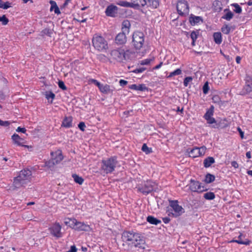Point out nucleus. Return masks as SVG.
I'll return each instance as SVG.
<instances>
[{"label": "nucleus", "mask_w": 252, "mask_h": 252, "mask_svg": "<svg viewBox=\"0 0 252 252\" xmlns=\"http://www.w3.org/2000/svg\"><path fill=\"white\" fill-rule=\"evenodd\" d=\"M123 249L129 251L132 248H145V242L143 237L133 231H124L122 235Z\"/></svg>", "instance_id": "f257e3e1"}, {"label": "nucleus", "mask_w": 252, "mask_h": 252, "mask_svg": "<svg viewBox=\"0 0 252 252\" xmlns=\"http://www.w3.org/2000/svg\"><path fill=\"white\" fill-rule=\"evenodd\" d=\"M32 178V172L30 170H21L13 180V186L15 189H19L29 183Z\"/></svg>", "instance_id": "f03ea898"}, {"label": "nucleus", "mask_w": 252, "mask_h": 252, "mask_svg": "<svg viewBox=\"0 0 252 252\" xmlns=\"http://www.w3.org/2000/svg\"><path fill=\"white\" fill-rule=\"evenodd\" d=\"M130 52L128 50L119 48L110 51L111 58L118 62H123L129 59Z\"/></svg>", "instance_id": "7ed1b4c3"}, {"label": "nucleus", "mask_w": 252, "mask_h": 252, "mask_svg": "<svg viewBox=\"0 0 252 252\" xmlns=\"http://www.w3.org/2000/svg\"><path fill=\"white\" fill-rule=\"evenodd\" d=\"M93 45L95 49L99 52L106 51L108 49L107 41L101 35L95 34L92 39Z\"/></svg>", "instance_id": "20e7f679"}, {"label": "nucleus", "mask_w": 252, "mask_h": 252, "mask_svg": "<svg viewBox=\"0 0 252 252\" xmlns=\"http://www.w3.org/2000/svg\"><path fill=\"white\" fill-rule=\"evenodd\" d=\"M156 186L155 182L151 180H147L140 184H138L136 187V189L139 192H141L143 194L147 195L153 191Z\"/></svg>", "instance_id": "39448f33"}, {"label": "nucleus", "mask_w": 252, "mask_h": 252, "mask_svg": "<svg viewBox=\"0 0 252 252\" xmlns=\"http://www.w3.org/2000/svg\"><path fill=\"white\" fill-rule=\"evenodd\" d=\"M117 161L115 157H112L102 161L101 169L106 174L112 172L116 167Z\"/></svg>", "instance_id": "423d86ee"}, {"label": "nucleus", "mask_w": 252, "mask_h": 252, "mask_svg": "<svg viewBox=\"0 0 252 252\" xmlns=\"http://www.w3.org/2000/svg\"><path fill=\"white\" fill-rule=\"evenodd\" d=\"M144 42V34L142 32H135L132 35V45L136 50H140Z\"/></svg>", "instance_id": "0eeeda50"}, {"label": "nucleus", "mask_w": 252, "mask_h": 252, "mask_svg": "<svg viewBox=\"0 0 252 252\" xmlns=\"http://www.w3.org/2000/svg\"><path fill=\"white\" fill-rule=\"evenodd\" d=\"M72 229L78 231H90L92 229L89 225L85 223L84 222L79 221L76 219L72 220Z\"/></svg>", "instance_id": "6e6552de"}, {"label": "nucleus", "mask_w": 252, "mask_h": 252, "mask_svg": "<svg viewBox=\"0 0 252 252\" xmlns=\"http://www.w3.org/2000/svg\"><path fill=\"white\" fill-rule=\"evenodd\" d=\"M169 203L170 207L174 211V213H172L173 217H179L185 212L184 209L178 204L177 200H172L170 201Z\"/></svg>", "instance_id": "1a4fd4ad"}, {"label": "nucleus", "mask_w": 252, "mask_h": 252, "mask_svg": "<svg viewBox=\"0 0 252 252\" xmlns=\"http://www.w3.org/2000/svg\"><path fill=\"white\" fill-rule=\"evenodd\" d=\"M61 229L62 226L59 222H56L51 225L48 230L51 235L57 238H59L63 236Z\"/></svg>", "instance_id": "9d476101"}, {"label": "nucleus", "mask_w": 252, "mask_h": 252, "mask_svg": "<svg viewBox=\"0 0 252 252\" xmlns=\"http://www.w3.org/2000/svg\"><path fill=\"white\" fill-rule=\"evenodd\" d=\"M177 10L180 15H188L189 12V7L187 2L185 0L179 1L177 4Z\"/></svg>", "instance_id": "9b49d317"}, {"label": "nucleus", "mask_w": 252, "mask_h": 252, "mask_svg": "<svg viewBox=\"0 0 252 252\" xmlns=\"http://www.w3.org/2000/svg\"><path fill=\"white\" fill-rule=\"evenodd\" d=\"M189 189L191 191L193 192H202L206 189H204V187L201 186V183L193 180H191L189 184Z\"/></svg>", "instance_id": "f8f14e48"}, {"label": "nucleus", "mask_w": 252, "mask_h": 252, "mask_svg": "<svg viewBox=\"0 0 252 252\" xmlns=\"http://www.w3.org/2000/svg\"><path fill=\"white\" fill-rule=\"evenodd\" d=\"M118 12V7L113 4L107 6L105 10V14L107 16L114 17Z\"/></svg>", "instance_id": "ddd939ff"}, {"label": "nucleus", "mask_w": 252, "mask_h": 252, "mask_svg": "<svg viewBox=\"0 0 252 252\" xmlns=\"http://www.w3.org/2000/svg\"><path fill=\"white\" fill-rule=\"evenodd\" d=\"M127 34V33H125L122 31L121 32L118 33L115 38L116 43L119 45L125 44L126 42V35Z\"/></svg>", "instance_id": "4468645a"}, {"label": "nucleus", "mask_w": 252, "mask_h": 252, "mask_svg": "<svg viewBox=\"0 0 252 252\" xmlns=\"http://www.w3.org/2000/svg\"><path fill=\"white\" fill-rule=\"evenodd\" d=\"M51 155L52 156V159H53L57 164L63 159V156L60 150L52 152Z\"/></svg>", "instance_id": "2eb2a0df"}, {"label": "nucleus", "mask_w": 252, "mask_h": 252, "mask_svg": "<svg viewBox=\"0 0 252 252\" xmlns=\"http://www.w3.org/2000/svg\"><path fill=\"white\" fill-rule=\"evenodd\" d=\"M131 8H138L140 6L143 7L147 4L146 0H131Z\"/></svg>", "instance_id": "dca6fc26"}, {"label": "nucleus", "mask_w": 252, "mask_h": 252, "mask_svg": "<svg viewBox=\"0 0 252 252\" xmlns=\"http://www.w3.org/2000/svg\"><path fill=\"white\" fill-rule=\"evenodd\" d=\"M128 88L131 90L142 92L148 90V88L145 86V84H139L138 85L136 84H132L129 85Z\"/></svg>", "instance_id": "f3484780"}, {"label": "nucleus", "mask_w": 252, "mask_h": 252, "mask_svg": "<svg viewBox=\"0 0 252 252\" xmlns=\"http://www.w3.org/2000/svg\"><path fill=\"white\" fill-rule=\"evenodd\" d=\"M130 23L127 20H124L122 23V31L125 33H128L129 32V28Z\"/></svg>", "instance_id": "a211bd4d"}, {"label": "nucleus", "mask_w": 252, "mask_h": 252, "mask_svg": "<svg viewBox=\"0 0 252 252\" xmlns=\"http://www.w3.org/2000/svg\"><path fill=\"white\" fill-rule=\"evenodd\" d=\"M72 118L71 117H66L63 121L62 126L67 128L72 127Z\"/></svg>", "instance_id": "6ab92c4d"}, {"label": "nucleus", "mask_w": 252, "mask_h": 252, "mask_svg": "<svg viewBox=\"0 0 252 252\" xmlns=\"http://www.w3.org/2000/svg\"><path fill=\"white\" fill-rule=\"evenodd\" d=\"M99 89L101 93L105 94L111 93L113 92V90L110 89V86L107 84H101Z\"/></svg>", "instance_id": "aec40b11"}, {"label": "nucleus", "mask_w": 252, "mask_h": 252, "mask_svg": "<svg viewBox=\"0 0 252 252\" xmlns=\"http://www.w3.org/2000/svg\"><path fill=\"white\" fill-rule=\"evenodd\" d=\"M50 3L51 4V7H50V11H54V12L57 14H59L61 13V12H60V10L58 6V5H57V3L56 2L54 1V0H51L50 1Z\"/></svg>", "instance_id": "412c9836"}, {"label": "nucleus", "mask_w": 252, "mask_h": 252, "mask_svg": "<svg viewBox=\"0 0 252 252\" xmlns=\"http://www.w3.org/2000/svg\"><path fill=\"white\" fill-rule=\"evenodd\" d=\"M224 12H226L225 14L222 16V18L225 19L227 21H230L234 16L233 13L228 9H225Z\"/></svg>", "instance_id": "4be33fe9"}, {"label": "nucleus", "mask_w": 252, "mask_h": 252, "mask_svg": "<svg viewBox=\"0 0 252 252\" xmlns=\"http://www.w3.org/2000/svg\"><path fill=\"white\" fill-rule=\"evenodd\" d=\"M12 139L18 145L27 147L26 145H23L22 144L21 141H23V139L17 134H14L12 135Z\"/></svg>", "instance_id": "5701e85b"}, {"label": "nucleus", "mask_w": 252, "mask_h": 252, "mask_svg": "<svg viewBox=\"0 0 252 252\" xmlns=\"http://www.w3.org/2000/svg\"><path fill=\"white\" fill-rule=\"evenodd\" d=\"M215 162V159L213 157H209L206 158L203 161L204 166L206 168L210 167Z\"/></svg>", "instance_id": "b1692460"}, {"label": "nucleus", "mask_w": 252, "mask_h": 252, "mask_svg": "<svg viewBox=\"0 0 252 252\" xmlns=\"http://www.w3.org/2000/svg\"><path fill=\"white\" fill-rule=\"evenodd\" d=\"M201 21V17L199 16L191 15L189 18V22L192 25H195Z\"/></svg>", "instance_id": "393cba45"}, {"label": "nucleus", "mask_w": 252, "mask_h": 252, "mask_svg": "<svg viewBox=\"0 0 252 252\" xmlns=\"http://www.w3.org/2000/svg\"><path fill=\"white\" fill-rule=\"evenodd\" d=\"M147 220L150 223L155 225H157L161 222L160 220L151 216H149L147 218Z\"/></svg>", "instance_id": "a878e982"}, {"label": "nucleus", "mask_w": 252, "mask_h": 252, "mask_svg": "<svg viewBox=\"0 0 252 252\" xmlns=\"http://www.w3.org/2000/svg\"><path fill=\"white\" fill-rule=\"evenodd\" d=\"M252 91V86L246 84L240 93L241 95H245Z\"/></svg>", "instance_id": "bb28decb"}, {"label": "nucleus", "mask_w": 252, "mask_h": 252, "mask_svg": "<svg viewBox=\"0 0 252 252\" xmlns=\"http://www.w3.org/2000/svg\"><path fill=\"white\" fill-rule=\"evenodd\" d=\"M214 41L216 43L220 44L222 42L221 34L220 32H215L213 35Z\"/></svg>", "instance_id": "cd10ccee"}, {"label": "nucleus", "mask_w": 252, "mask_h": 252, "mask_svg": "<svg viewBox=\"0 0 252 252\" xmlns=\"http://www.w3.org/2000/svg\"><path fill=\"white\" fill-rule=\"evenodd\" d=\"M214 107L212 105L209 109H208L206 113L205 114L204 116V118L205 119H206V118H209L210 117H212L214 114Z\"/></svg>", "instance_id": "c85d7f7f"}, {"label": "nucleus", "mask_w": 252, "mask_h": 252, "mask_svg": "<svg viewBox=\"0 0 252 252\" xmlns=\"http://www.w3.org/2000/svg\"><path fill=\"white\" fill-rule=\"evenodd\" d=\"M189 157L193 158L200 156L199 155L197 147H195L190 150V151L189 152Z\"/></svg>", "instance_id": "c756f323"}, {"label": "nucleus", "mask_w": 252, "mask_h": 252, "mask_svg": "<svg viewBox=\"0 0 252 252\" xmlns=\"http://www.w3.org/2000/svg\"><path fill=\"white\" fill-rule=\"evenodd\" d=\"M57 164L55 161L53 159H51L50 160L46 161L45 164V166L47 167L49 169L51 170H53L55 165Z\"/></svg>", "instance_id": "7c9ffc66"}, {"label": "nucleus", "mask_w": 252, "mask_h": 252, "mask_svg": "<svg viewBox=\"0 0 252 252\" xmlns=\"http://www.w3.org/2000/svg\"><path fill=\"white\" fill-rule=\"evenodd\" d=\"M72 177L75 183L79 185H82L83 184L84 182V179H83L82 177L75 174H73L72 175Z\"/></svg>", "instance_id": "2f4dec72"}, {"label": "nucleus", "mask_w": 252, "mask_h": 252, "mask_svg": "<svg viewBox=\"0 0 252 252\" xmlns=\"http://www.w3.org/2000/svg\"><path fill=\"white\" fill-rule=\"evenodd\" d=\"M203 197L206 200H213L215 197V195L213 192H207L204 194Z\"/></svg>", "instance_id": "473e14b6"}, {"label": "nucleus", "mask_w": 252, "mask_h": 252, "mask_svg": "<svg viewBox=\"0 0 252 252\" xmlns=\"http://www.w3.org/2000/svg\"><path fill=\"white\" fill-rule=\"evenodd\" d=\"M215 177L214 175L210 174H207L205 176L204 181L206 183L209 184L213 182L215 180Z\"/></svg>", "instance_id": "72a5a7b5"}, {"label": "nucleus", "mask_w": 252, "mask_h": 252, "mask_svg": "<svg viewBox=\"0 0 252 252\" xmlns=\"http://www.w3.org/2000/svg\"><path fill=\"white\" fill-rule=\"evenodd\" d=\"M117 4L125 7H131L130 2H127L126 1H119L117 2Z\"/></svg>", "instance_id": "f704fd0d"}, {"label": "nucleus", "mask_w": 252, "mask_h": 252, "mask_svg": "<svg viewBox=\"0 0 252 252\" xmlns=\"http://www.w3.org/2000/svg\"><path fill=\"white\" fill-rule=\"evenodd\" d=\"M148 1L153 8H157L159 5V0H148Z\"/></svg>", "instance_id": "c9c22d12"}, {"label": "nucleus", "mask_w": 252, "mask_h": 252, "mask_svg": "<svg viewBox=\"0 0 252 252\" xmlns=\"http://www.w3.org/2000/svg\"><path fill=\"white\" fill-rule=\"evenodd\" d=\"M198 36V33L196 32L193 31L191 32L190 34V37L192 39V43L191 44L192 46L195 45V42L196 39L197 38Z\"/></svg>", "instance_id": "e433bc0d"}, {"label": "nucleus", "mask_w": 252, "mask_h": 252, "mask_svg": "<svg viewBox=\"0 0 252 252\" xmlns=\"http://www.w3.org/2000/svg\"><path fill=\"white\" fill-rule=\"evenodd\" d=\"M45 95L46 98L48 100H49L50 98L52 99L51 102H52L53 99H54L55 97V94L52 92H46Z\"/></svg>", "instance_id": "4c0bfd02"}, {"label": "nucleus", "mask_w": 252, "mask_h": 252, "mask_svg": "<svg viewBox=\"0 0 252 252\" xmlns=\"http://www.w3.org/2000/svg\"><path fill=\"white\" fill-rule=\"evenodd\" d=\"M182 73V70L180 68H178L173 72L170 73L168 77L170 78L175 75H178Z\"/></svg>", "instance_id": "58836bf2"}, {"label": "nucleus", "mask_w": 252, "mask_h": 252, "mask_svg": "<svg viewBox=\"0 0 252 252\" xmlns=\"http://www.w3.org/2000/svg\"><path fill=\"white\" fill-rule=\"evenodd\" d=\"M53 33L52 30L48 28L45 29L41 32V34L42 35H48L49 36H51V34Z\"/></svg>", "instance_id": "ea45409f"}, {"label": "nucleus", "mask_w": 252, "mask_h": 252, "mask_svg": "<svg viewBox=\"0 0 252 252\" xmlns=\"http://www.w3.org/2000/svg\"><path fill=\"white\" fill-rule=\"evenodd\" d=\"M11 6L10 3L7 1L6 2L3 3L1 0H0V8H3L4 9H6L9 8Z\"/></svg>", "instance_id": "a19ab883"}, {"label": "nucleus", "mask_w": 252, "mask_h": 252, "mask_svg": "<svg viewBox=\"0 0 252 252\" xmlns=\"http://www.w3.org/2000/svg\"><path fill=\"white\" fill-rule=\"evenodd\" d=\"M231 5L235 7L234 10L236 13L240 14L242 12V8L237 3H233Z\"/></svg>", "instance_id": "79ce46f5"}, {"label": "nucleus", "mask_w": 252, "mask_h": 252, "mask_svg": "<svg viewBox=\"0 0 252 252\" xmlns=\"http://www.w3.org/2000/svg\"><path fill=\"white\" fill-rule=\"evenodd\" d=\"M221 32L223 33L227 34L230 32V28L227 25H225L221 28Z\"/></svg>", "instance_id": "37998d69"}, {"label": "nucleus", "mask_w": 252, "mask_h": 252, "mask_svg": "<svg viewBox=\"0 0 252 252\" xmlns=\"http://www.w3.org/2000/svg\"><path fill=\"white\" fill-rule=\"evenodd\" d=\"M74 219H70V218H67L65 220L64 223L65 225L69 226L70 227L72 228V226L74 227V225L72 224V220Z\"/></svg>", "instance_id": "c03bdc74"}, {"label": "nucleus", "mask_w": 252, "mask_h": 252, "mask_svg": "<svg viewBox=\"0 0 252 252\" xmlns=\"http://www.w3.org/2000/svg\"><path fill=\"white\" fill-rule=\"evenodd\" d=\"M142 150L147 154H149L152 152L151 149L149 148L146 144H144L143 145L142 147Z\"/></svg>", "instance_id": "a18cd8bd"}, {"label": "nucleus", "mask_w": 252, "mask_h": 252, "mask_svg": "<svg viewBox=\"0 0 252 252\" xmlns=\"http://www.w3.org/2000/svg\"><path fill=\"white\" fill-rule=\"evenodd\" d=\"M206 150V147L205 146H202L200 148H198V151L199 156H203Z\"/></svg>", "instance_id": "49530a36"}, {"label": "nucleus", "mask_w": 252, "mask_h": 252, "mask_svg": "<svg viewBox=\"0 0 252 252\" xmlns=\"http://www.w3.org/2000/svg\"><path fill=\"white\" fill-rule=\"evenodd\" d=\"M9 20L6 17L5 15H2V16H0V22H1L3 25H6L7 24Z\"/></svg>", "instance_id": "de8ad7c7"}, {"label": "nucleus", "mask_w": 252, "mask_h": 252, "mask_svg": "<svg viewBox=\"0 0 252 252\" xmlns=\"http://www.w3.org/2000/svg\"><path fill=\"white\" fill-rule=\"evenodd\" d=\"M154 60V59H146L140 62L141 65H148Z\"/></svg>", "instance_id": "09e8293b"}, {"label": "nucleus", "mask_w": 252, "mask_h": 252, "mask_svg": "<svg viewBox=\"0 0 252 252\" xmlns=\"http://www.w3.org/2000/svg\"><path fill=\"white\" fill-rule=\"evenodd\" d=\"M209 90V85L208 82L204 84L203 87V92L204 94H207L208 93Z\"/></svg>", "instance_id": "8fccbe9b"}, {"label": "nucleus", "mask_w": 252, "mask_h": 252, "mask_svg": "<svg viewBox=\"0 0 252 252\" xmlns=\"http://www.w3.org/2000/svg\"><path fill=\"white\" fill-rule=\"evenodd\" d=\"M192 78L191 77H187L184 79V85L185 87H187L189 85V82H190L192 80Z\"/></svg>", "instance_id": "3c124183"}, {"label": "nucleus", "mask_w": 252, "mask_h": 252, "mask_svg": "<svg viewBox=\"0 0 252 252\" xmlns=\"http://www.w3.org/2000/svg\"><path fill=\"white\" fill-rule=\"evenodd\" d=\"M246 84L252 86V77L250 76H247L245 79Z\"/></svg>", "instance_id": "603ef678"}, {"label": "nucleus", "mask_w": 252, "mask_h": 252, "mask_svg": "<svg viewBox=\"0 0 252 252\" xmlns=\"http://www.w3.org/2000/svg\"><path fill=\"white\" fill-rule=\"evenodd\" d=\"M58 85L59 88L62 89L63 90H66L67 89L66 87L64 85L63 82L62 81H59Z\"/></svg>", "instance_id": "864d4df0"}, {"label": "nucleus", "mask_w": 252, "mask_h": 252, "mask_svg": "<svg viewBox=\"0 0 252 252\" xmlns=\"http://www.w3.org/2000/svg\"><path fill=\"white\" fill-rule=\"evenodd\" d=\"M205 120L207 121V123L209 124H216V120L212 117L209 118H206Z\"/></svg>", "instance_id": "5fc2aeb1"}, {"label": "nucleus", "mask_w": 252, "mask_h": 252, "mask_svg": "<svg viewBox=\"0 0 252 252\" xmlns=\"http://www.w3.org/2000/svg\"><path fill=\"white\" fill-rule=\"evenodd\" d=\"M10 123L8 121H2L0 119V126H8L10 125Z\"/></svg>", "instance_id": "6e6d98bb"}, {"label": "nucleus", "mask_w": 252, "mask_h": 252, "mask_svg": "<svg viewBox=\"0 0 252 252\" xmlns=\"http://www.w3.org/2000/svg\"><path fill=\"white\" fill-rule=\"evenodd\" d=\"M145 69L146 68L145 67H140L134 69V70L132 71V72L135 73H139L143 72L145 70Z\"/></svg>", "instance_id": "4d7b16f0"}, {"label": "nucleus", "mask_w": 252, "mask_h": 252, "mask_svg": "<svg viewBox=\"0 0 252 252\" xmlns=\"http://www.w3.org/2000/svg\"><path fill=\"white\" fill-rule=\"evenodd\" d=\"M78 127L80 128V129L83 131L85 130V128L86 127L85 124L84 122H80L78 124Z\"/></svg>", "instance_id": "13d9d810"}, {"label": "nucleus", "mask_w": 252, "mask_h": 252, "mask_svg": "<svg viewBox=\"0 0 252 252\" xmlns=\"http://www.w3.org/2000/svg\"><path fill=\"white\" fill-rule=\"evenodd\" d=\"M231 242H236L238 244H245V245H248V243L247 242H243L240 240H232L231 241Z\"/></svg>", "instance_id": "bf43d9fd"}, {"label": "nucleus", "mask_w": 252, "mask_h": 252, "mask_svg": "<svg viewBox=\"0 0 252 252\" xmlns=\"http://www.w3.org/2000/svg\"><path fill=\"white\" fill-rule=\"evenodd\" d=\"M91 82L95 84L96 86H97L98 88L101 85V84H100L99 82H98L95 79H92L91 80Z\"/></svg>", "instance_id": "052dcab7"}, {"label": "nucleus", "mask_w": 252, "mask_h": 252, "mask_svg": "<svg viewBox=\"0 0 252 252\" xmlns=\"http://www.w3.org/2000/svg\"><path fill=\"white\" fill-rule=\"evenodd\" d=\"M127 81L125 80L121 79L119 81V84L121 86H124L127 84Z\"/></svg>", "instance_id": "680f3d73"}, {"label": "nucleus", "mask_w": 252, "mask_h": 252, "mask_svg": "<svg viewBox=\"0 0 252 252\" xmlns=\"http://www.w3.org/2000/svg\"><path fill=\"white\" fill-rule=\"evenodd\" d=\"M16 131L17 132H21L22 133H25L26 131V129L25 128H22L21 127H18L17 129H16Z\"/></svg>", "instance_id": "e2e57ef3"}, {"label": "nucleus", "mask_w": 252, "mask_h": 252, "mask_svg": "<svg viewBox=\"0 0 252 252\" xmlns=\"http://www.w3.org/2000/svg\"><path fill=\"white\" fill-rule=\"evenodd\" d=\"M237 129H238V131H239V133H240V136H241V138L242 139H243L244 138V132L242 130V129L240 128V127H238L237 128Z\"/></svg>", "instance_id": "0e129e2a"}, {"label": "nucleus", "mask_w": 252, "mask_h": 252, "mask_svg": "<svg viewBox=\"0 0 252 252\" xmlns=\"http://www.w3.org/2000/svg\"><path fill=\"white\" fill-rule=\"evenodd\" d=\"M231 164L235 168H237L239 166L238 163L235 161H232Z\"/></svg>", "instance_id": "69168bd1"}, {"label": "nucleus", "mask_w": 252, "mask_h": 252, "mask_svg": "<svg viewBox=\"0 0 252 252\" xmlns=\"http://www.w3.org/2000/svg\"><path fill=\"white\" fill-rule=\"evenodd\" d=\"M162 63H162V62H160V63H159V64H158V65H157L155 66L153 68V69H159V68L162 66Z\"/></svg>", "instance_id": "338daca9"}, {"label": "nucleus", "mask_w": 252, "mask_h": 252, "mask_svg": "<svg viewBox=\"0 0 252 252\" xmlns=\"http://www.w3.org/2000/svg\"><path fill=\"white\" fill-rule=\"evenodd\" d=\"M170 220V219L169 218H164L163 219V221L165 223H168Z\"/></svg>", "instance_id": "774afa93"}]
</instances>
